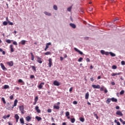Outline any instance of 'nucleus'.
<instances>
[{
	"instance_id": "f257e3e1",
	"label": "nucleus",
	"mask_w": 125,
	"mask_h": 125,
	"mask_svg": "<svg viewBox=\"0 0 125 125\" xmlns=\"http://www.w3.org/2000/svg\"><path fill=\"white\" fill-rule=\"evenodd\" d=\"M20 110L21 111V114H24V105H21L19 106Z\"/></svg>"
},
{
	"instance_id": "f03ea898",
	"label": "nucleus",
	"mask_w": 125,
	"mask_h": 125,
	"mask_svg": "<svg viewBox=\"0 0 125 125\" xmlns=\"http://www.w3.org/2000/svg\"><path fill=\"white\" fill-rule=\"evenodd\" d=\"M74 50H75L76 51V52H78V53H79V54H80V55H83V52L81 51L80 50H79L78 48L74 47Z\"/></svg>"
},
{
	"instance_id": "7ed1b4c3",
	"label": "nucleus",
	"mask_w": 125,
	"mask_h": 125,
	"mask_svg": "<svg viewBox=\"0 0 125 125\" xmlns=\"http://www.w3.org/2000/svg\"><path fill=\"white\" fill-rule=\"evenodd\" d=\"M116 114L117 115V116H120V117H123V116L124 115L123 114V113L121 112V111L120 110H118L116 112Z\"/></svg>"
},
{
	"instance_id": "20e7f679",
	"label": "nucleus",
	"mask_w": 125,
	"mask_h": 125,
	"mask_svg": "<svg viewBox=\"0 0 125 125\" xmlns=\"http://www.w3.org/2000/svg\"><path fill=\"white\" fill-rule=\"evenodd\" d=\"M49 63L48 64L49 68H51V66L52 65V59L51 58H49L48 60Z\"/></svg>"
},
{
	"instance_id": "39448f33",
	"label": "nucleus",
	"mask_w": 125,
	"mask_h": 125,
	"mask_svg": "<svg viewBox=\"0 0 125 125\" xmlns=\"http://www.w3.org/2000/svg\"><path fill=\"white\" fill-rule=\"evenodd\" d=\"M54 85H56V86H59L60 85V83L58 82V81L55 80L53 82Z\"/></svg>"
},
{
	"instance_id": "423d86ee",
	"label": "nucleus",
	"mask_w": 125,
	"mask_h": 125,
	"mask_svg": "<svg viewBox=\"0 0 125 125\" xmlns=\"http://www.w3.org/2000/svg\"><path fill=\"white\" fill-rule=\"evenodd\" d=\"M37 62L40 64H42V58H40V57H37Z\"/></svg>"
},
{
	"instance_id": "0eeeda50",
	"label": "nucleus",
	"mask_w": 125,
	"mask_h": 125,
	"mask_svg": "<svg viewBox=\"0 0 125 125\" xmlns=\"http://www.w3.org/2000/svg\"><path fill=\"white\" fill-rule=\"evenodd\" d=\"M0 66H1V68L2 69V70L3 71H6V70H7V69H6V68L5 67V66H4L3 63H0Z\"/></svg>"
},
{
	"instance_id": "6e6552de",
	"label": "nucleus",
	"mask_w": 125,
	"mask_h": 125,
	"mask_svg": "<svg viewBox=\"0 0 125 125\" xmlns=\"http://www.w3.org/2000/svg\"><path fill=\"white\" fill-rule=\"evenodd\" d=\"M120 75H122V72H119L118 73H112L111 74V76L112 77H115V76H117V75L120 76Z\"/></svg>"
},
{
	"instance_id": "1a4fd4ad",
	"label": "nucleus",
	"mask_w": 125,
	"mask_h": 125,
	"mask_svg": "<svg viewBox=\"0 0 125 125\" xmlns=\"http://www.w3.org/2000/svg\"><path fill=\"white\" fill-rule=\"evenodd\" d=\"M92 87H93V88H98L99 89L100 88V85H95V84H92Z\"/></svg>"
},
{
	"instance_id": "9d476101",
	"label": "nucleus",
	"mask_w": 125,
	"mask_h": 125,
	"mask_svg": "<svg viewBox=\"0 0 125 125\" xmlns=\"http://www.w3.org/2000/svg\"><path fill=\"white\" fill-rule=\"evenodd\" d=\"M43 85H44V83L42 82L40 83V84L38 86V88H40V89H42V88Z\"/></svg>"
},
{
	"instance_id": "9b49d317",
	"label": "nucleus",
	"mask_w": 125,
	"mask_h": 125,
	"mask_svg": "<svg viewBox=\"0 0 125 125\" xmlns=\"http://www.w3.org/2000/svg\"><path fill=\"white\" fill-rule=\"evenodd\" d=\"M18 102V101L17 100H15L14 101V105H13V106H12V109H13V108H14V107L17 106Z\"/></svg>"
},
{
	"instance_id": "f8f14e48",
	"label": "nucleus",
	"mask_w": 125,
	"mask_h": 125,
	"mask_svg": "<svg viewBox=\"0 0 125 125\" xmlns=\"http://www.w3.org/2000/svg\"><path fill=\"white\" fill-rule=\"evenodd\" d=\"M69 26H70V27H72L73 29H76V24H74V23H70L69 24Z\"/></svg>"
},
{
	"instance_id": "ddd939ff",
	"label": "nucleus",
	"mask_w": 125,
	"mask_h": 125,
	"mask_svg": "<svg viewBox=\"0 0 125 125\" xmlns=\"http://www.w3.org/2000/svg\"><path fill=\"white\" fill-rule=\"evenodd\" d=\"M6 107H7V109H8V110H11V109H12V106L11 107L10 106V104L9 103H8L7 104Z\"/></svg>"
},
{
	"instance_id": "4468645a",
	"label": "nucleus",
	"mask_w": 125,
	"mask_h": 125,
	"mask_svg": "<svg viewBox=\"0 0 125 125\" xmlns=\"http://www.w3.org/2000/svg\"><path fill=\"white\" fill-rule=\"evenodd\" d=\"M7 64L9 66H13V62L11 61L7 62Z\"/></svg>"
},
{
	"instance_id": "2eb2a0df",
	"label": "nucleus",
	"mask_w": 125,
	"mask_h": 125,
	"mask_svg": "<svg viewBox=\"0 0 125 125\" xmlns=\"http://www.w3.org/2000/svg\"><path fill=\"white\" fill-rule=\"evenodd\" d=\"M35 110L37 111V113H41V109H39L38 106L35 107Z\"/></svg>"
},
{
	"instance_id": "dca6fc26",
	"label": "nucleus",
	"mask_w": 125,
	"mask_h": 125,
	"mask_svg": "<svg viewBox=\"0 0 125 125\" xmlns=\"http://www.w3.org/2000/svg\"><path fill=\"white\" fill-rule=\"evenodd\" d=\"M111 101H112V102H115V103L118 102V99H116V98H112L111 99Z\"/></svg>"
},
{
	"instance_id": "f3484780",
	"label": "nucleus",
	"mask_w": 125,
	"mask_h": 125,
	"mask_svg": "<svg viewBox=\"0 0 125 125\" xmlns=\"http://www.w3.org/2000/svg\"><path fill=\"white\" fill-rule=\"evenodd\" d=\"M3 89H7L8 88H9V85H4L3 87Z\"/></svg>"
},
{
	"instance_id": "a211bd4d",
	"label": "nucleus",
	"mask_w": 125,
	"mask_h": 125,
	"mask_svg": "<svg viewBox=\"0 0 125 125\" xmlns=\"http://www.w3.org/2000/svg\"><path fill=\"white\" fill-rule=\"evenodd\" d=\"M10 48L11 49V52H14V49H13V45L11 44L10 45Z\"/></svg>"
},
{
	"instance_id": "6ab92c4d",
	"label": "nucleus",
	"mask_w": 125,
	"mask_h": 125,
	"mask_svg": "<svg viewBox=\"0 0 125 125\" xmlns=\"http://www.w3.org/2000/svg\"><path fill=\"white\" fill-rule=\"evenodd\" d=\"M20 122L22 125H24V124H25V123L24 122V119L23 118L20 119Z\"/></svg>"
},
{
	"instance_id": "aec40b11",
	"label": "nucleus",
	"mask_w": 125,
	"mask_h": 125,
	"mask_svg": "<svg viewBox=\"0 0 125 125\" xmlns=\"http://www.w3.org/2000/svg\"><path fill=\"white\" fill-rule=\"evenodd\" d=\"M53 108L54 109H56L57 110H59V109H60V106H58V105H54L53 106Z\"/></svg>"
},
{
	"instance_id": "412c9836",
	"label": "nucleus",
	"mask_w": 125,
	"mask_h": 125,
	"mask_svg": "<svg viewBox=\"0 0 125 125\" xmlns=\"http://www.w3.org/2000/svg\"><path fill=\"white\" fill-rule=\"evenodd\" d=\"M35 119L38 121V122H40V121H42V117H39V116H36Z\"/></svg>"
},
{
	"instance_id": "4be33fe9",
	"label": "nucleus",
	"mask_w": 125,
	"mask_h": 125,
	"mask_svg": "<svg viewBox=\"0 0 125 125\" xmlns=\"http://www.w3.org/2000/svg\"><path fill=\"white\" fill-rule=\"evenodd\" d=\"M31 119L32 118L30 116H27L25 117V119H26V121H27V122H30V120H31Z\"/></svg>"
},
{
	"instance_id": "5701e85b",
	"label": "nucleus",
	"mask_w": 125,
	"mask_h": 125,
	"mask_svg": "<svg viewBox=\"0 0 125 125\" xmlns=\"http://www.w3.org/2000/svg\"><path fill=\"white\" fill-rule=\"evenodd\" d=\"M88 97H89V93H88V92H87L85 94V99H88Z\"/></svg>"
},
{
	"instance_id": "b1692460",
	"label": "nucleus",
	"mask_w": 125,
	"mask_h": 125,
	"mask_svg": "<svg viewBox=\"0 0 125 125\" xmlns=\"http://www.w3.org/2000/svg\"><path fill=\"white\" fill-rule=\"evenodd\" d=\"M109 54L111 56H112V57H115V56H116V54L112 52H109Z\"/></svg>"
},
{
	"instance_id": "393cba45",
	"label": "nucleus",
	"mask_w": 125,
	"mask_h": 125,
	"mask_svg": "<svg viewBox=\"0 0 125 125\" xmlns=\"http://www.w3.org/2000/svg\"><path fill=\"white\" fill-rule=\"evenodd\" d=\"M44 13L45 14V15H47V16H51V13H48L47 12H44Z\"/></svg>"
},
{
	"instance_id": "a878e982",
	"label": "nucleus",
	"mask_w": 125,
	"mask_h": 125,
	"mask_svg": "<svg viewBox=\"0 0 125 125\" xmlns=\"http://www.w3.org/2000/svg\"><path fill=\"white\" fill-rule=\"evenodd\" d=\"M111 99H107L106 100V103L107 104H110V102H111Z\"/></svg>"
},
{
	"instance_id": "bb28decb",
	"label": "nucleus",
	"mask_w": 125,
	"mask_h": 125,
	"mask_svg": "<svg viewBox=\"0 0 125 125\" xmlns=\"http://www.w3.org/2000/svg\"><path fill=\"white\" fill-rule=\"evenodd\" d=\"M1 101H2L4 104H6V102L5 101V99H4V98H1Z\"/></svg>"
},
{
	"instance_id": "cd10ccee",
	"label": "nucleus",
	"mask_w": 125,
	"mask_h": 125,
	"mask_svg": "<svg viewBox=\"0 0 125 125\" xmlns=\"http://www.w3.org/2000/svg\"><path fill=\"white\" fill-rule=\"evenodd\" d=\"M49 45H51V42L47 43L46 44V47H45L47 48H48Z\"/></svg>"
},
{
	"instance_id": "c85d7f7f",
	"label": "nucleus",
	"mask_w": 125,
	"mask_h": 125,
	"mask_svg": "<svg viewBox=\"0 0 125 125\" xmlns=\"http://www.w3.org/2000/svg\"><path fill=\"white\" fill-rule=\"evenodd\" d=\"M114 123L115 124H117V125H121V123H120L119 122H118V121L116 119L114 120Z\"/></svg>"
},
{
	"instance_id": "c756f323",
	"label": "nucleus",
	"mask_w": 125,
	"mask_h": 125,
	"mask_svg": "<svg viewBox=\"0 0 125 125\" xmlns=\"http://www.w3.org/2000/svg\"><path fill=\"white\" fill-rule=\"evenodd\" d=\"M21 44H22L23 45H24V44H25L26 43V41L25 40H22L21 42Z\"/></svg>"
},
{
	"instance_id": "7c9ffc66",
	"label": "nucleus",
	"mask_w": 125,
	"mask_h": 125,
	"mask_svg": "<svg viewBox=\"0 0 125 125\" xmlns=\"http://www.w3.org/2000/svg\"><path fill=\"white\" fill-rule=\"evenodd\" d=\"M9 117H10V115L8 114L7 116H3V119H4V120H5V119H7V118H9Z\"/></svg>"
},
{
	"instance_id": "2f4dec72",
	"label": "nucleus",
	"mask_w": 125,
	"mask_h": 125,
	"mask_svg": "<svg viewBox=\"0 0 125 125\" xmlns=\"http://www.w3.org/2000/svg\"><path fill=\"white\" fill-rule=\"evenodd\" d=\"M71 122L72 124H74V123H75V122H76V119H75V118H71Z\"/></svg>"
},
{
	"instance_id": "473e14b6",
	"label": "nucleus",
	"mask_w": 125,
	"mask_h": 125,
	"mask_svg": "<svg viewBox=\"0 0 125 125\" xmlns=\"http://www.w3.org/2000/svg\"><path fill=\"white\" fill-rule=\"evenodd\" d=\"M66 117H69L70 116V112L69 111H66L65 113Z\"/></svg>"
},
{
	"instance_id": "72a5a7b5",
	"label": "nucleus",
	"mask_w": 125,
	"mask_h": 125,
	"mask_svg": "<svg viewBox=\"0 0 125 125\" xmlns=\"http://www.w3.org/2000/svg\"><path fill=\"white\" fill-rule=\"evenodd\" d=\"M80 121L81 122H82V123H83V122H84V119L83 117H80Z\"/></svg>"
},
{
	"instance_id": "f704fd0d",
	"label": "nucleus",
	"mask_w": 125,
	"mask_h": 125,
	"mask_svg": "<svg viewBox=\"0 0 125 125\" xmlns=\"http://www.w3.org/2000/svg\"><path fill=\"white\" fill-rule=\"evenodd\" d=\"M15 118L16 120L19 119V116L18 115V114H15Z\"/></svg>"
},
{
	"instance_id": "c9c22d12",
	"label": "nucleus",
	"mask_w": 125,
	"mask_h": 125,
	"mask_svg": "<svg viewBox=\"0 0 125 125\" xmlns=\"http://www.w3.org/2000/svg\"><path fill=\"white\" fill-rule=\"evenodd\" d=\"M53 8L55 9V10H57L58 9V8L57 7V6L56 5H54L53 6Z\"/></svg>"
},
{
	"instance_id": "e433bc0d",
	"label": "nucleus",
	"mask_w": 125,
	"mask_h": 125,
	"mask_svg": "<svg viewBox=\"0 0 125 125\" xmlns=\"http://www.w3.org/2000/svg\"><path fill=\"white\" fill-rule=\"evenodd\" d=\"M38 100H39V97L36 96L35 98L34 101H35L36 102H38Z\"/></svg>"
},
{
	"instance_id": "4c0bfd02",
	"label": "nucleus",
	"mask_w": 125,
	"mask_h": 125,
	"mask_svg": "<svg viewBox=\"0 0 125 125\" xmlns=\"http://www.w3.org/2000/svg\"><path fill=\"white\" fill-rule=\"evenodd\" d=\"M6 42L7 43H11V40L8 39L6 41Z\"/></svg>"
},
{
	"instance_id": "58836bf2",
	"label": "nucleus",
	"mask_w": 125,
	"mask_h": 125,
	"mask_svg": "<svg viewBox=\"0 0 125 125\" xmlns=\"http://www.w3.org/2000/svg\"><path fill=\"white\" fill-rule=\"evenodd\" d=\"M45 55H50V54H51V52H47L46 53H45Z\"/></svg>"
},
{
	"instance_id": "ea45409f",
	"label": "nucleus",
	"mask_w": 125,
	"mask_h": 125,
	"mask_svg": "<svg viewBox=\"0 0 125 125\" xmlns=\"http://www.w3.org/2000/svg\"><path fill=\"white\" fill-rule=\"evenodd\" d=\"M8 23V22H7V21H3V25L4 26H6V25H7Z\"/></svg>"
},
{
	"instance_id": "a19ab883",
	"label": "nucleus",
	"mask_w": 125,
	"mask_h": 125,
	"mask_svg": "<svg viewBox=\"0 0 125 125\" xmlns=\"http://www.w3.org/2000/svg\"><path fill=\"white\" fill-rule=\"evenodd\" d=\"M124 93H125V91H124V90H122L120 92V95H123V94H124Z\"/></svg>"
},
{
	"instance_id": "79ce46f5",
	"label": "nucleus",
	"mask_w": 125,
	"mask_h": 125,
	"mask_svg": "<svg viewBox=\"0 0 125 125\" xmlns=\"http://www.w3.org/2000/svg\"><path fill=\"white\" fill-rule=\"evenodd\" d=\"M105 51H104V50H101V53H102L103 55H104V54H105Z\"/></svg>"
},
{
	"instance_id": "37998d69",
	"label": "nucleus",
	"mask_w": 125,
	"mask_h": 125,
	"mask_svg": "<svg viewBox=\"0 0 125 125\" xmlns=\"http://www.w3.org/2000/svg\"><path fill=\"white\" fill-rule=\"evenodd\" d=\"M31 68H32V70H34L35 72L37 71V69H36V67L34 66H32Z\"/></svg>"
},
{
	"instance_id": "c03bdc74",
	"label": "nucleus",
	"mask_w": 125,
	"mask_h": 125,
	"mask_svg": "<svg viewBox=\"0 0 125 125\" xmlns=\"http://www.w3.org/2000/svg\"><path fill=\"white\" fill-rule=\"evenodd\" d=\"M112 68L113 69V70H116V69H117V66L116 65H112Z\"/></svg>"
},
{
	"instance_id": "a18cd8bd",
	"label": "nucleus",
	"mask_w": 125,
	"mask_h": 125,
	"mask_svg": "<svg viewBox=\"0 0 125 125\" xmlns=\"http://www.w3.org/2000/svg\"><path fill=\"white\" fill-rule=\"evenodd\" d=\"M8 23L9 24V25H10L11 26H12L13 25V22H10V21H8Z\"/></svg>"
},
{
	"instance_id": "49530a36",
	"label": "nucleus",
	"mask_w": 125,
	"mask_h": 125,
	"mask_svg": "<svg viewBox=\"0 0 125 125\" xmlns=\"http://www.w3.org/2000/svg\"><path fill=\"white\" fill-rule=\"evenodd\" d=\"M18 83H24V82H23V81L21 79H19L18 80Z\"/></svg>"
},
{
	"instance_id": "de8ad7c7",
	"label": "nucleus",
	"mask_w": 125,
	"mask_h": 125,
	"mask_svg": "<svg viewBox=\"0 0 125 125\" xmlns=\"http://www.w3.org/2000/svg\"><path fill=\"white\" fill-rule=\"evenodd\" d=\"M83 61V58L81 57L78 59V62H82Z\"/></svg>"
},
{
	"instance_id": "09e8293b",
	"label": "nucleus",
	"mask_w": 125,
	"mask_h": 125,
	"mask_svg": "<svg viewBox=\"0 0 125 125\" xmlns=\"http://www.w3.org/2000/svg\"><path fill=\"white\" fill-rule=\"evenodd\" d=\"M47 112H48V113H51V112H52V110H51V109H48Z\"/></svg>"
},
{
	"instance_id": "8fccbe9b",
	"label": "nucleus",
	"mask_w": 125,
	"mask_h": 125,
	"mask_svg": "<svg viewBox=\"0 0 125 125\" xmlns=\"http://www.w3.org/2000/svg\"><path fill=\"white\" fill-rule=\"evenodd\" d=\"M104 54H105V55L108 56V55H109L110 54V52H105Z\"/></svg>"
},
{
	"instance_id": "3c124183",
	"label": "nucleus",
	"mask_w": 125,
	"mask_h": 125,
	"mask_svg": "<svg viewBox=\"0 0 125 125\" xmlns=\"http://www.w3.org/2000/svg\"><path fill=\"white\" fill-rule=\"evenodd\" d=\"M71 10H72V7L67 8V11H71Z\"/></svg>"
},
{
	"instance_id": "603ef678",
	"label": "nucleus",
	"mask_w": 125,
	"mask_h": 125,
	"mask_svg": "<svg viewBox=\"0 0 125 125\" xmlns=\"http://www.w3.org/2000/svg\"><path fill=\"white\" fill-rule=\"evenodd\" d=\"M13 44H14V45H17V44H18L17 42H16V41H14L13 42Z\"/></svg>"
},
{
	"instance_id": "864d4df0",
	"label": "nucleus",
	"mask_w": 125,
	"mask_h": 125,
	"mask_svg": "<svg viewBox=\"0 0 125 125\" xmlns=\"http://www.w3.org/2000/svg\"><path fill=\"white\" fill-rule=\"evenodd\" d=\"M73 103L74 105H77V104H78V102L76 101H73Z\"/></svg>"
},
{
	"instance_id": "5fc2aeb1",
	"label": "nucleus",
	"mask_w": 125,
	"mask_h": 125,
	"mask_svg": "<svg viewBox=\"0 0 125 125\" xmlns=\"http://www.w3.org/2000/svg\"><path fill=\"white\" fill-rule=\"evenodd\" d=\"M13 98H14V96L13 95H11L10 97H9V98L11 100H12V99H13Z\"/></svg>"
},
{
	"instance_id": "6e6d98bb",
	"label": "nucleus",
	"mask_w": 125,
	"mask_h": 125,
	"mask_svg": "<svg viewBox=\"0 0 125 125\" xmlns=\"http://www.w3.org/2000/svg\"><path fill=\"white\" fill-rule=\"evenodd\" d=\"M86 62H90V60L89 59V58H87L86 59Z\"/></svg>"
},
{
	"instance_id": "4d7b16f0",
	"label": "nucleus",
	"mask_w": 125,
	"mask_h": 125,
	"mask_svg": "<svg viewBox=\"0 0 125 125\" xmlns=\"http://www.w3.org/2000/svg\"><path fill=\"white\" fill-rule=\"evenodd\" d=\"M121 64H122V65H125V61H122L121 62Z\"/></svg>"
},
{
	"instance_id": "13d9d810",
	"label": "nucleus",
	"mask_w": 125,
	"mask_h": 125,
	"mask_svg": "<svg viewBox=\"0 0 125 125\" xmlns=\"http://www.w3.org/2000/svg\"><path fill=\"white\" fill-rule=\"evenodd\" d=\"M34 78H35V76L34 75L30 76V79H34Z\"/></svg>"
},
{
	"instance_id": "bf43d9fd",
	"label": "nucleus",
	"mask_w": 125,
	"mask_h": 125,
	"mask_svg": "<svg viewBox=\"0 0 125 125\" xmlns=\"http://www.w3.org/2000/svg\"><path fill=\"white\" fill-rule=\"evenodd\" d=\"M100 88L101 91H103V90H104V87H101Z\"/></svg>"
},
{
	"instance_id": "052dcab7",
	"label": "nucleus",
	"mask_w": 125,
	"mask_h": 125,
	"mask_svg": "<svg viewBox=\"0 0 125 125\" xmlns=\"http://www.w3.org/2000/svg\"><path fill=\"white\" fill-rule=\"evenodd\" d=\"M72 91H73V87H71L69 89V92H71Z\"/></svg>"
},
{
	"instance_id": "680f3d73",
	"label": "nucleus",
	"mask_w": 125,
	"mask_h": 125,
	"mask_svg": "<svg viewBox=\"0 0 125 125\" xmlns=\"http://www.w3.org/2000/svg\"><path fill=\"white\" fill-rule=\"evenodd\" d=\"M63 59H64V58H63V57H60V60H61V61H63Z\"/></svg>"
},
{
	"instance_id": "e2e57ef3",
	"label": "nucleus",
	"mask_w": 125,
	"mask_h": 125,
	"mask_svg": "<svg viewBox=\"0 0 125 125\" xmlns=\"http://www.w3.org/2000/svg\"><path fill=\"white\" fill-rule=\"evenodd\" d=\"M115 108H116V110H119V109H120V106H116Z\"/></svg>"
},
{
	"instance_id": "0e129e2a",
	"label": "nucleus",
	"mask_w": 125,
	"mask_h": 125,
	"mask_svg": "<svg viewBox=\"0 0 125 125\" xmlns=\"http://www.w3.org/2000/svg\"><path fill=\"white\" fill-rule=\"evenodd\" d=\"M104 93H107V92H108V90L106 89H104Z\"/></svg>"
},
{
	"instance_id": "69168bd1",
	"label": "nucleus",
	"mask_w": 125,
	"mask_h": 125,
	"mask_svg": "<svg viewBox=\"0 0 125 125\" xmlns=\"http://www.w3.org/2000/svg\"><path fill=\"white\" fill-rule=\"evenodd\" d=\"M34 56H31V60H32V61H34Z\"/></svg>"
},
{
	"instance_id": "338daca9",
	"label": "nucleus",
	"mask_w": 125,
	"mask_h": 125,
	"mask_svg": "<svg viewBox=\"0 0 125 125\" xmlns=\"http://www.w3.org/2000/svg\"><path fill=\"white\" fill-rule=\"evenodd\" d=\"M112 85H115V82H111Z\"/></svg>"
},
{
	"instance_id": "774afa93",
	"label": "nucleus",
	"mask_w": 125,
	"mask_h": 125,
	"mask_svg": "<svg viewBox=\"0 0 125 125\" xmlns=\"http://www.w3.org/2000/svg\"><path fill=\"white\" fill-rule=\"evenodd\" d=\"M8 124L9 125H13V124H12V123H11L10 122H8Z\"/></svg>"
}]
</instances>
